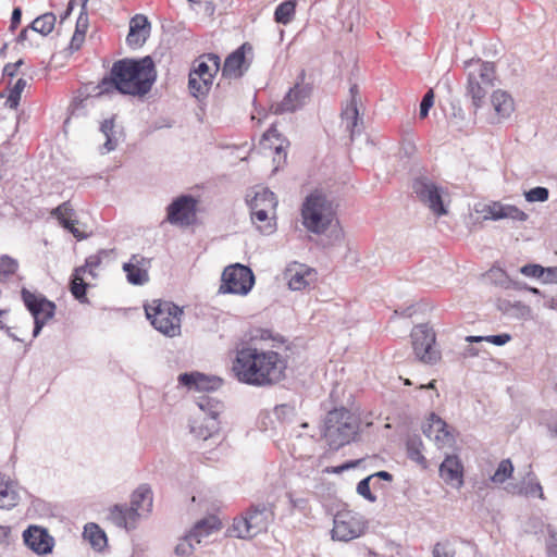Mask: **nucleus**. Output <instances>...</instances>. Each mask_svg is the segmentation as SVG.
Wrapping results in <instances>:
<instances>
[{"instance_id":"1","label":"nucleus","mask_w":557,"mask_h":557,"mask_svg":"<svg viewBox=\"0 0 557 557\" xmlns=\"http://www.w3.org/2000/svg\"><path fill=\"white\" fill-rule=\"evenodd\" d=\"M158 77L152 57L123 58L113 62L110 71L92 87L96 96L110 95L114 91L144 98L154 85Z\"/></svg>"},{"instance_id":"2","label":"nucleus","mask_w":557,"mask_h":557,"mask_svg":"<svg viewBox=\"0 0 557 557\" xmlns=\"http://www.w3.org/2000/svg\"><path fill=\"white\" fill-rule=\"evenodd\" d=\"M287 361L274 350H260L256 347L237 349L233 360L234 376L244 384L256 387L273 386L286 376Z\"/></svg>"},{"instance_id":"3","label":"nucleus","mask_w":557,"mask_h":557,"mask_svg":"<svg viewBox=\"0 0 557 557\" xmlns=\"http://www.w3.org/2000/svg\"><path fill=\"white\" fill-rule=\"evenodd\" d=\"M300 215L304 227L312 234L322 235L330 230L327 239H320V245L323 248L333 246L343 239L344 234L338 221L333 225L332 202L323 193L314 190L307 195L301 203Z\"/></svg>"},{"instance_id":"4","label":"nucleus","mask_w":557,"mask_h":557,"mask_svg":"<svg viewBox=\"0 0 557 557\" xmlns=\"http://www.w3.org/2000/svg\"><path fill=\"white\" fill-rule=\"evenodd\" d=\"M358 431V419L345 407L330 410L321 428L322 436L333 450H338L354 441Z\"/></svg>"},{"instance_id":"5","label":"nucleus","mask_w":557,"mask_h":557,"mask_svg":"<svg viewBox=\"0 0 557 557\" xmlns=\"http://www.w3.org/2000/svg\"><path fill=\"white\" fill-rule=\"evenodd\" d=\"M274 519L273 504H251L240 517L234 519L232 529L236 537L251 539L267 532Z\"/></svg>"},{"instance_id":"6","label":"nucleus","mask_w":557,"mask_h":557,"mask_svg":"<svg viewBox=\"0 0 557 557\" xmlns=\"http://www.w3.org/2000/svg\"><path fill=\"white\" fill-rule=\"evenodd\" d=\"M145 313L151 325L160 333L175 337L181 334L183 308L172 301L154 299L145 305Z\"/></svg>"},{"instance_id":"7","label":"nucleus","mask_w":557,"mask_h":557,"mask_svg":"<svg viewBox=\"0 0 557 557\" xmlns=\"http://www.w3.org/2000/svg\"><path fill=\"white\" fill-rule=\"evenodd\" d=\"M479 69L468 74L466 96L471 98L474 113L480 109L486 94L494 87L495 65L492 62L478 61Z\"/></svg>"},{"instance_id":"8","label":"nucleus","mask_w":557,"mask_h":557,"mask_svg":"<svg viewBox=\"0 0 557 557\" xmlns=\"http://www.w3.org/2000/svg\"><path fill=\"white\" fill-rule=\"evenodd\" d=\"M255 274L252 270L242 263L226 267L221 276L219 293L247 295L253 287Z\"/></svg>"},{"instance_id":"9","label":"nucleus","mask_w":557,"mask_h":557,"mask_svg":"<svg viewBox=\"0 0 557 557\" xmlns=\"http://www.w3.org/2000/svg\"><path fill=\"white\" fill-rule=\"evenodd\" d=\"M412 348L416 357L423 363L434 364L441 359L435 349V333L428 324H418L411 331Z\"/></svg>"},{"instance_id":"10","label":"nucleus","mask_w":557,"mask_h":557,"mask_svg":"<svg viewBox=\"0 0 557 557\" xmlns=\"http://www.w3.org/2000/svg\"><path fill=\"white\" fill-rule=\"evenodd\" d=\"M197 406L201 411L207 414L206 423L199 428L190 426V432L195 433L197 437L208 440L220 430V422L218 420L223 409V404L214 397L202 394L197 398Z\"/></svg>"},{"instance_id":"11","label":"nucleus","mask_w":557,"mask_h":557,"mask_svg":"<svg viewBox=\"0 0 557 557\" xmlns=\"http://www.w3.org/2000/svg\"><path fill=\"white\" fill-rule=\"evenodd\" d=\"M197 200L193 195H181L166 207V221L172 225L188 227L194 224Z\"/></svg>"},{"instance_id":"12","label":"nucleus","mask_w":557,"mask_h":557,"mask_svg":"<svg viewBox=\"0 0 557 557\" xmlns=\"http://www.w3.org/2000/svg\"><path fill=\"white\" fill-rule=\"evenodd\" d=\"M411 187L418 199L426 205L434 214L441 216L447 213L442 198V187L425 176L416 177Z\"/></svg>"},{"instance_id":"13","label":"nucleus","mask_w":557,"mask_h":557,"mask_svg":"<svg viewBox=\"0 0 557 557\" xmlns=\"http://www.w3.org/2000/svg\"><path fill=\"white\" fill-rule=\"evenodd\" d=\"M21 298L27 311L34 320L52 319L55 314L57 306L40 293H34L26 287L21 289Z\"/></svg>"},{"instance_id":"14","label":"nucleus","mask_w":557,"mask_h":557,"mask_svg":"<svg viewBox=\"0 0 557 557\" xmlns=\"http://www.w3.org/2000/svg\"><path fill=\"white\" fill-rule=\"evenodd\" d=\"M312 92L313 87H299L294 85L280 102L272 106V111L274 114L294 113L308 103Z\"/></svg>"},{"instance_id":"15","label":"nucleus","mask_w":557,"mask_h":557,"mask_svg":"<svg viewBox=\"0 0 557 557\" xmlns=\"http://www.w3.org/2000/svg\"><path fill=\"white\" fill-rule=\"evenodd\" d=\"M24 544L38 555H47L52 552L54 540L48 530L39 525H29L23 531Z\"/></svg>"},{"instance_id":"16","label":"nucleus","mask_w":557,"mask_h":557,"mask_svg":"<svg viewBox=\"0 0 557 557\" xmlns=\"http://www.w3.org/2000/svg\"><path fill=\"white\" fill-rule=\"evenodd\" d=\"M178 384L197 392H211L221 387L223 381L215 375H207L198 371L184 372L177 377Z\"/></svg>"},{"instance_id":"17","label":"nucleus","mask_w":557,"mask_h":557,"mask_svg":"<svg viewBox=\"0 0 557 557\" xmlns=\"http://www.w3.org/2000/svg\"><path fill=\"white\" fill-rule=\"evenodd\" d=\"M249 42H244L233 52H231L223 64L222 76L224 78H240L248 70L249 64L246 61V51H251Z\"/></svg>"},{"instance_id":"18","label":"nucleus","mask_w":557,"mask_h":557,"mask_svg":"<svg viewBox=\"0 0 557 557\" xmlns=\"http://www.w3.org/2000/svg\"><path fill=\"white\" fill-rule=\"evenodd\" d=\"M150 262L151 259L149 258L133 255L129 261L123 264L127 282L135 286L146 284L149 281L148 269L150 268Z\"/></svg>"},{"instance_id":"19","label":"nucleus","mask_w":557,"mask_h":557,"mask_svg":"<svg viewBox=\"0 0 557 557\" xmlns=\"http://www.w3.org/2000/svg\"><path fill=\"white\" fill-rule=\"evenodd\" d=\"M50 214L57 219L59 224L71 233L77 240H83L88 237L87 233H84L76 227L78 221L74 219L75 211L70 201H64L53 208Z\"/></svg>"},{"instance_id":"20","label":"nucleus","mask_w":557,"mask_h":557,"mask_svg":"<svg viewBox=\"0 0 557 557\" xmlns=\"http://www.w3.org/2000/svg\"><path fill=\"white\" fill-rule=\"evenodd\" d=\"M350 101L342 111V120L346 123V131L350 134V139L354 140L356 134H360L361 129L358 127L359 122L362 124V120L359 116L358 110V85L354 84L349 88Z\"/></svg>"},{"instance_id":"21","label":"nucleus","mask_w":557,"mask_h":557,"mask_svg":"<svg viewBox=\"0 0 557 557\" xmlns=\"http://www.w3.org/2000/svg\"><path fill=\"white\" fill-rule=\"evenodd\" d=\"M151 24L146 15L136 14L129 21L126 42L131 48L141 47L150 35Z\"/></svg>"},{"instance_id":"22","label":"nucleus","mask_w":557,"mask_h":557,"mask_svg":"<svg viewBox=\"0 0 557 557\" xmlns=\"http://www.w3.org/2000/svg\"><path fill=\"white\" fill-rule=\"evenodd\" d=\"M440 476L447 483L454 484L457 487L463 485V465L457 455H447L440 465Z\"/></svg>"},{"instance_id":"23","label":"nucleus","mask_w":557,"mask_h":557,"mask_svg":"<svg viewBox=\"0 0 557 557\" xmlns=\"http://www.w3.org/2000/svg\"><path fill=\"white\" fill-rule=\"evenodd\" d=\"M221 67V59L215 53H206L195 60L193 69L189 72L188 79L195 77L200 81L205 76L214 77Z\"/></svg>"},{"instance_id":"24","label":"nucleus","mask_w":557,"mask_h":557,"mask_svg":"<svg viewBox=\"0 0 557 557\" xmlns=\"http://www.w3.org/2000/svg\"><path fill=\"white\" fill-rule=\"evenodd\" d=\"M109 520L119 528L132 530L136 528L138 517L135 509L129 508L127 504H116L110 509Z\"/></svg>"},{"instance_id":"25","label":"nucleus","mask_w":557,"mask_h":557,"mask_svg":"<svg viewBox=\"0 0 557 557\" xmlns=\"http://www.w3.org/2000/svg\"><path fill=\"white\" fill-rule=\"evenodd\" d=\"M129 508L135 509V515L139 518V510L149 512L152 508V491L149 485H139L131 496Z\"/></svg>"},{"instance_id":"26","label":"nucleus","mask_w":557,"mask_h":557,"mask_svg":"<svg viewBox=\"0 0 557 557\" xmlns=\"http://www.w3.org/2000/svg\"><path fill=\"white\" fill-rule=\"evenodd\" d=\"M115 117L113 114L111 117L103 120L100 123L99 131L104 135L106 141L100 147V153L106 154L116 149L119 139L115 131Z\"/></svg>"},{"instance_id":"27","label":"nucleus","mask_w":557,"mask_h":557,"mask_svg":"<svg viewBox=\"0 0 557 557\" xmlns=\"http://www.w3.org/2000/svg\"><path fill=\"white\" fill-rule=\"evenodd\" d=\"M221 522L214 517L202 518L195 523L188 532L189 539H195V543H201V540L210 535L214 530H219Z\"/></svg>"},{"instance_id":"28","label":"nucleus","mask_w":557,"mask_h":557,"mask_svg":"<svg viewBox=\"0 0 557 557\" xmlns=\"http://www.w3.org/2000/svg\"><path fill=\"white\" fill-rule=\"evenodd\" d=\"M361 530L350 522L342 520L341 517H335L334 527L332 530V537L338 541H350L360 536Z\"/></svg>"},{"instance_id":"29","label":"nucleus","mask_w":557,"mask_h":557,"mask_svg":"<svg viewBox=\"0 0 557 557\" xmlns=\"http://www.w3.org/2000/svg\"><path fill=\"white\" fill-rule=\"evenodd\" d=\"M491 102L499 117H508L513 111V100L511 96L506 91H493Z\"/></svg>"},{"instance_id":"30","label":"nucleus","mask_w":557,"mask_h":557,"mask_svg":"<svg viewBox=\"0 0 557 557\" xmlns=\"http://www.w3.org/2000/svg\"><path fill=\"white\" fill-rule=\"evenodd\" d=\"M431 421L437 424L435 442L440 446H451L455 443L454 428L434 412L431 413Z\"/></svg>"},{"instance_id":"31","label":"nucleus","mask_w":557,"mask_h":557,"mask_svg":"<svg viewBox=\"0 0 557 557\" xmlns=\"http://www.w3.org/2000/svg\"><path fill=\"white\" fill-rule=\"evenodd\" d=\"M83 535L89 541L95 550L101 552L108 544L106 532L96 523H87L84 528Z\"/></svg>"},{"instance_id":"32","label":"nucleus","mask_w":557,"mask_h":557,"mask_svg":"<svg viewBox=\"0 0 557 557\" xmlns=\"http://www.w3.org/2000/svg\"><path fill=\"white\" fill-rule=\"evenodd\" d=\"M497 307L499 311H502L505 315H508L510 318L527 319L531 314L530 307L521 301H510L507 299H500L498 301Z\"/></svg>"},{"instance_id":"33","label":"nucleus","mask_w":557,"mask_h":557,"mask_svg":"<svg viewBox=\"0 0 557 557\" xmlns=\"http://www.w3.org/2000/svg\"><path fill=\"white\" fill-rule=\"evenodd\" d=\"M423 443L419 435L409 436L406 442L407 457L418 465L426 468L428 461L422 454Z\"/></svg>"},{"instance_id":"34","label":"nucleus","mask_w":557,"mask_h":557,"mask_svg":"<svg viewBox=\"0 0 557 557\" xmlns=\"http://www.w3.org/2000/svg\"><path fill=\"white\" fill-rule=\"evenodd\" d=\"M18 502V493L13 486L4 481V478L0 474V508L11 509L16 506Z\"/></svg>"},{"instance_id":"35","label":"nucleus","mask_w":557,"mask_h":557,"mask_svg":"<svg viewBox=\"0 0 557 557\" xmlns=\"http://www.w3.org/2000/svg\"><path fill=\"white\" fill-rule=\"evenodd\" d=\"M213 78L214 77L205 76L203 78H200V81H196L195 77L188 79V89L190 95L199 101L205 99L212 87Z\"/></svg>"},{"instance_id":"36","label":"nucleus","mask_w":557,"mask_h":557,"mask_svg":"<svg viewBox=\"0 0 557 557\" xmlns=\"http://www.w3.org/2000/svg\"><path fill=\"white\" fill-rule=\"evenodd\" d=\"M529 482L528 485L523 488L518 485H512L511 488L506 487L508 492L524 494L527 496H537L539 498H544V493L541 483L536 480L534 473L530 471L528 473Z\"/></svg>"},{"instance_id":"37","label":"nucleus","mask_w":557,"mask_h":557,"mask_svg":"<svg viewBox=\"0 0 557 557\" xmlns=\"http://www.w3.org/2000/svg\"><path fill=\"white\" fill-rule=\"evenodd\" d=\"M296 10L295 0H285L281 2L274 11V21L277 24L287 25L294 17Z\"/></svg>"},{"instance_id":"38","label":"nucleus","mask_w":557,"mask_h":557,"mask_svg":"<svg viewBox=\"0 0 557 557\" xmlns=\"http://www.w3.org/2000/svg\"><path fill=\"white\" fill-rule=\"evenodd\" d=\"M55 21V15L51 12H48L36 17L32 22L30 28L34 32L41 34L42 36H47L53 30Z\"/></svg>"},{"instance_id":"39","label":"nucleus","mask_w":557,"mask_h":557,"mask_svg":"<svg viewBox=\"0 0 557 557\" xmlns=\"http://www.w3.org/2000/svg\"><path fill=\"white\" fill-rule=\"evenodd\" d=\"M273 414L281 424H289L297 416L296 405L293 401L276 405Z\"/></svg>"},{"instance_id":"40","label":"nucleus","mask_w":557,"mask_h":557,"mask_svg":"<svg viewBox=\"0 0 557 557\" xmlns=\"http://www.w3.org/2000/svg\"><path fill=\"white\" fill-rule=\"evenodd\" d=\"M94 86L95 85L92 83H89V84L85 85L83 88L79 89L81 96L74 98L72 103H71V106H70L72 114H79L81 110H83L85 108V102L90 97H96V98L100 97V96H96L95 95L98 90L94 91V89H92Z\"/></svg>"},{"instance_id":"41","label":"nucleus","mask_w":557,"mask_h":557,"mask_svg":"<svg viewBox=\"0 0 557 557\" xmlns=\"http://www.w3.org/2000/svg\"><path fill=\"white\" fill-rule=\"evenodd\" d=\"M313 273L312 270L310 269H307L301 272H290L288 275V287L292 290H301L310 284L309 277H311Z\"/></svg>"},{"instance_id":"42","label":"nucleus","mask_w":557,"mask_h":557,"mask_svg":"<svg viewBox=\"0 0 557 557\" xmlns=\"http://www.w3.org/2000/svg\"><path fill=\"white\" fill-rule=\"evenodd\" d=\"M513 470L515 468L511 460L509 458L503 459L498 463L494 474L491 476V481L495 484H503L512 476Z\"/></svg>"},{"instance_id":"43","label":"nucleus","mask_w":557,"mask_h":557,"mask_svg":"<svg viewBox=\"0 0 557 557\" xmlns=\"http://www.w3.org/2000/svg\"><path fill=\"white\" fill-rule=\"evenodd\" d=\"M89 286L90 285L86 283L84 278L70 277V292L72 296L81 304L89 302L87 297V290Z\"/></svg>"},{"instance_id":"44","label":"nucleus","mask_w":557,"mask_h":557,"mask_svg":"<svg viewBox=\"0 0 557 557\" xmlns=\"http://www.w3.org/2000/svg\"><path fill=\"white\" fill-rule=\"evenodd\" d=\"M26 85H27L26 79L21 77L15 82L14 86L10 89V92H9V96H8L7 102H5V104L10 109H16L20 106L21 95H22L24 88L26 87Z\"/></svg>"},{"instance_id":"45","label":"nucleus","mask_w":557,"mask_h":557,"mask_svg":"<svg viewBox=\"0 0 557 557\" xmlns=\"http://www.w3.org/2000/svg\"><path fill=\"white\" fill-rule=\"evenodd\" d=\"M249 202H256L260 208L273 209L276 206V197L273 191L263 188L261 191L256 193L255 197Z\"/></svg>"},{"instance_id":"46","label":"nucleus","mask_w":557,"mask_h":557,"mask_svg":"<svg viewBox=\"0 0 557 557\" xmlns=\"http://www.w3.org/2000/svg\"><path fill=\"white\" fill-rule=\"evenodd\" d=\"M18 269V262L16 259L9 255L0 256V274L4 277L13 275Z\"/></svg>"},{"instance_id":"47","label":"nucleus","mask_w":557,"mask_h":557,"mask_svg":"<svg viewBox=\"0 0 557 557\" xmlns=\"http://www.w3.org/2000/svg\"><path fill=\"white\" fill-rule=\"evenodd\" d=\"M548 197L549 190L543 186H536L524 191V198L528 202H544Z\"/></svg>"},{"instance_id":"48","label":"nucleus","mask_w":557,"mask_h":557,"mask_svg":"<svg viewBox=\"0 0 557 557\" xmlns=\"http://www.w3.org/2000/svg\"><path fill=\"white\" fill-rule=\"evenodd\" d=\"M547 539L545 541L546 556L557 557V528L547 525Z\"/></svg>"},{"instance_id":"49","label":"nucleus","mask_w":557,"mask_h":557,"mask_svg":"<svg viewBox=\"0 0 557 557\" xmlns=\"http://www.w3.org/2000/svg\"><path fill=\"white\" fill-rule=\"evenodd\" d=\"M195 539H189V533H187L181 542L175 546L174 553L176 556L184 557L189 556L194 553L195 546H194Z\"/></svg>"},{"instance_id":"50","label":"nucleus","mask_w":557,"mask_h":557,"mask_svg":"<svg viewBox=\"0 0 557 557\" xmlns=\"http://www.w3.org/2000/svg\"><path fill=\"white\" fill-rule=\"evenodd\" d=\"M370 482L371 479L369 476L363 478L358 482L356 491L361 497H363L368 502L375 503L377 500V497L374 493L371 492Z\"/></svg>"},{"instance_id":"51","label":"nucleus","mask_w":557,"mask_h":557,"mask_svg":"<svg viewBox=\"0 0 557 557\" xmlns=\"http://www.w3.org/2000/svg\"><path fill=\"white\" fill-rule=\"evenodd\" d=\"M434 91L429 89L422 97L419 109V117L425 119L429 115L430 109L434 104Z\"/></svg>"},{"instance_id":"52","label":"nucleus","mask_w":557,"mask_h":557,"mask_svg":"<svg viewBox=\"0 0 557 557\" xmlns=\"http://www.w3.org/2000/svg\"><path fill=\"white\" fill-rule=\"evenodd\" d=\"M250 208L251 221L257 224L265 222L269 219V208H260L258 205L248 202Z\"/></svg>"},{"instance_id":"53","label":"nucleus","mask_w":557,"mask_h":557,"mask_svg":"<svg viewBox=\"0 0 557 557\" xmlns=\"http://www.w3.org/2000/svg\"><path fill=\"white\" fill-rule=\"evenodd\" d=\"M486 208V218L493 221L506 219V205L494 202L493 205H490Z\"/></svg>"},{"instance_id":"54","label":"nucleus","mask_w":557,"mask_h":557,"mask_svg":"<svg viewBox=\"0 0 557 557\" xmlns=\"http://www.w3.org/2000/svg\"><path fill=\"white\" fill-rule=\"evenodd\" d=\"M520 273L534 278H540L544 273V267L537 263H527L520 268Z\"/></svg>"},{"instance_id":"55","label":"nucleus","mask_w":557,"mask_h":557,"mask_svg":"<svg viewBox=\"0 0 557 557\" xmlns=\"http://www.w3.org/2000/svg\"><path fill=\"white\" fill-rule=\"evenodd\" d=\"M487 275L491 280H493L496 284H499L500 286L508 287L510 283V278L508 277L506 272L499 268L491 269Z\"/></svg>"},{"instance_id":"56","label":"nucleus","mask_w":557,"mask_h":557,"mask_svg":"<svg viewBox=\"0 0 557 557\" xmlns=\"http://www.w3.org/2000/svg\"><path fill=\"white\" fill-rule=\"evenodd\" d=\"M529 215L516 206L506 205V219L515 221H527Z\"/></svg>"},{"instance_id":"57","label":"nucleus","mask_w":557,"mask_h":557,"mask_svg":"<svg viewBox=\"0 0 557 557\" xmlns=\"http://www.w3.org/2000/svg\"><path fill=\"white\" fill-rule=\"evenodd\" d=\"M511 341V335L508 333H499L495 335L484 336V342L491 343L495 346H504Z\"/></svg>"},{"instance_id":"58","label":"nucleus","mask_w":557,"mask_h":557,"mask_svg":"<svg viewBox=\"0 0 557 557\" xmlns=\"http://www.w3.org/2000/svg\"><path fill=\"white\" fill-rule=\"evenodd\" d=\"M89 26L88 12H79V15L75 25V34L86 36V32Z\"/></svg>"},{"instance_id":"59","label":"nucleus","mask_w":557,"mask_h":557,"mask_svg":"<svg viewBox=\"0 0 557 557\" xmlns=\"http://www.w3.org/2000/svg\"><path fill=\"white\" fill-rule=\"evenodd\" d=\"M544 284H557V267H544V273L541 276Z\"/></svg>"},{"instance_id":"60","label":"nucleus","mask_w":557,"mask_h":557,"mask_svg":"<svg viewBox=\"0 0 557 557\" xmlns=\"http://www.w3.org/2000/svg\"><path fill=\"white\" fill-rule=\"evenodd\" d=\"M361 462H362V459L347 460V461H345L344 463H342L339 466L333 467L331 472L339 474V473H343L346 470H350V469H354V468L358 467Z\"/></svg>"},{"instance_id":"61","label":"nucleus","mask_w":557,"mask_h":557,"mask_svg":"<svg viewBox=\"0 0 557 557\" xmlns=\"http://www.w3.org/2000/svg\"><path fill=\"white\" fill-rule=\"evenodd\" d=\"M106 251L104 250H100L98 255H91L89 257L86 258L85 262H86V265L89 267V274L95 276V273L92 272V269L97 268L100 265L101 263V255H104Z\"/></svg>"},{"instance_id":"62","label":"nucleus","mask_w":557,"mask_h":557,"mask_svg":"<svg viewBox=\"0 0 557 557\" xmlns=\"http://www.w3.org/2000/svg\"><path fill=\"white\" fill-rule=\"evenodd\" d=\"M433 557H454V550L448 549L447 545L436 543L433 547Z\"/></svg>"},{"instance_id":"63","label":"nucleus","mask_w":557,"mask_h":557,"mask_svg":"<svg viewBox=\"0 0 557 557\" xmlns=\"http://www.w3.org/2000/svg\"><path fill=\"white\" fill-rule=\"evenodd\" d=\"M23 64H24L23 59H20L14 63L5 64L3 67V76L10 77V78L14 77L16 75V72Z\"/></svg>"},{"instance_id":"64","label":"nucleus","mask_w":557,"mask_h":557,"mask_svg":"<svg viewBox=\"0 0 557 557\" xmlns=\"http://www.w3.org/2000/svg\"><path fill=\"white\" fill-rule=\"evenodd\" d=\"M22 21V9L20 7L13 8L11 22H10V30L14 32L21 24Z\"/></svg>"}]
</instances>
